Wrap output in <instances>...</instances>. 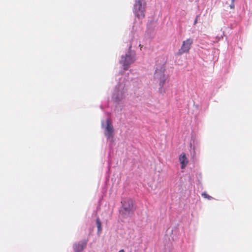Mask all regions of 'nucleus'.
Here are the masks:
<instances>
[{"label": "nucleus", "mask_w": 252, "mask_h": 252, "mask_svg": "<svg viewBox=\"0 0 252 252\" xmlns=\"http://www.w3.org/2000/svg\"><path fill=\"white\" fill-rule=\"evenodd\" d=\"M146 6L147 3L145 0H135L133 12L136 18L139 19L145 18Z\"/></svg>", "instance_id": "1"}, {"label": "nucleus", "mask_w": 252, "mask_h": 252, "mask_svg": "<svg viewBox=\"0 0 252 252\" xmlns=\"http://www.w3.org/2000/svg\"><path fill=\"white\" fill-rule=\"evenodd\" d=\"M122 204L120 214L124 218L130 216L133 213V201L129 198H125L121 201Z\"/></svg>", "instance_id": "2"}, {"label": "nucleus", "mask_w": 252, "mask_h": 252, "mask_svg": "<svg viewBox=\"0 0 252 252\" xmlns=\"http://www.w3.org/2000/svg\"><path fill=\"white\" fill-rule=\"evenodd\" d=\"M135 60L134 55H132L130 51L126 54L125 57L122 56L120 60V63L123 65L124 69L126 70L129 67L131 64L133 63Z\"/></svg>", "instance_id": "3"}, {"label": "nucleus", "mask_w": 252, "mask_h": 252, "mask_svg": "<svg viewBox=\"0 0 252 252\" xmlns=\"http://www.w3.org/2000/svg\"><path fill=\"white\" fill-rule=\"evenodd\" d=\"M193 43V40L188 38L183 41L181 48L179 49L177 55L181 56L184 53H189Z\"/></svg>", "instance_id": "4"}, {"label": "nucleus", "mask_w": 252, "mask_h": 252, "mask_svg": "<svg viewBox=\"0 0 252 252\" xmlns=\"http://www.w3.org/2000/svg\"><path fill=\"white\" fill-rule=\"evenodd\" d=\"M154 78L155 80L159 81V85L160 87H162L165 83V79L164 74V69H157L154 74Z\"/></svg>", "instance_id": "5"}, {"label": "nucleus", "mask_w": 252, "mask_h": 252, "mask_svg": "<svg viewBox=\"0 0 252 252\" xmlns=\"http://www.w3.org/2000/svg\"><path fill=\"white\" fill-rule=\"evenodd\" d=\"M114 128L111 121L107 119L106 120V126L105 128L104 134L107 139L113 138Z\"/></svg>", "instance_id": "6"}, {"label": "nucleus", "mask_w": 252, "mask_h": 252, "mask_svg": "<svg viewBox=\"0 0 252 252\" xmlns=\"http://www.w3.org/2000/svg\"><path fill=\"white\" fill-rule=\"evenodd\" d=\"M87 244V240H83L76 243L73 246V249L75 252H82L86 248Z\"/></svg>", "instance_id": "7"}, {"label": "nucleus", "mask_w": 252, "mask_h": 252, "mask_svg": "<svg viewBox=\"0 0 252 252\" xmlns=\"http://www.w3.org/2000/svg\"><path fill=\"white\" fill-rule=\"evenodd\" d=\"M179 160L181 164V168L182 169H184L189 163V160L185 153L181 154L179 156Z\"/></svg>", "instance_id": "8"}, {"label": "nucleus", "mask_w": 252, "mask_h": 252, "mask_svg": "<svg viewBox=\"0 0 252 252\" xmlns=\"http://www.w3.org/2000/svg\"><path fill=\"white\" fill-rule=\"evenodd\" d=\"M125 97V95L124 93L120 91H117V92L114 94L113 95V98L116 102L121 101L122 100L124 99Z\"/></svg>", "instance_id": "9"}, {"label": "nucleus", "mask_w": 252, "mask_h": 252, "mask_svg": "<svg viewBox=\"0 0 252 252\" xmlns=\"http://www.w3.org/2000/svg\"><path fill=\"white\" fill-rule=\"evenodd\" d=\"M96 223L97 227L98 232L99 233L101 231V223L99 218H97L96 220Z\"/></svg>", "instance_id": "10"}, {"label": "nucleus", "mask_w": 252, "mask_h": 252, "mask_svg": "<svg viewBox=\"0 0 252 252\" xmlns=\"http://www.w3.org/2000/svg\"><path fill=\"white\" fill-rule=\"evenodd\" d=\"M202 196L204 197V198L207 199L208 200H212L213 199V197L210 195H209L206 192H204L202 193Z\"/></svg>", "instance_id": "11"}, {"label": "nucleus", "mask_w": 252, "mask_h": 252, "mask_svg": "<svg viewBox=\"0 0 252 252\" xmlns=\"http://www.w3.org/2000/svg\"><path fill=\"white\" fill-rule=\"evenodd\" d=\"M235 0H231V3L229 4V7L231 9H233L235 7L234 2Z\"/></svg>", "instance_id": "12"}, {"label": "nucleus", "mask_w": 252, "mask_h": 252, "mask_svg": "<svg viewBox=\"0 0 252 252\" xmlns=\"http://www.w3.org/2000/svg\"><path fill=\"white\" fill-rule=\"evenodd\" d=\"M197 22V19L196 18V19L194 21V24H196Z\"/></svg>", "instance_id": "13"}, {"label": "nucleus", "mask_w": 252, "mask_h": 252, "mask_svg": "<svg viewBox=\"0 0 252 252\" xmlns=\"http://www.w3.org/2000/svg\"><path fill=\"white\" fill-rule=\"evenodd\" d=\"M118 252H125L124 250H121Z\"/></svg>", "instance_id": "14"}]
</instances>
